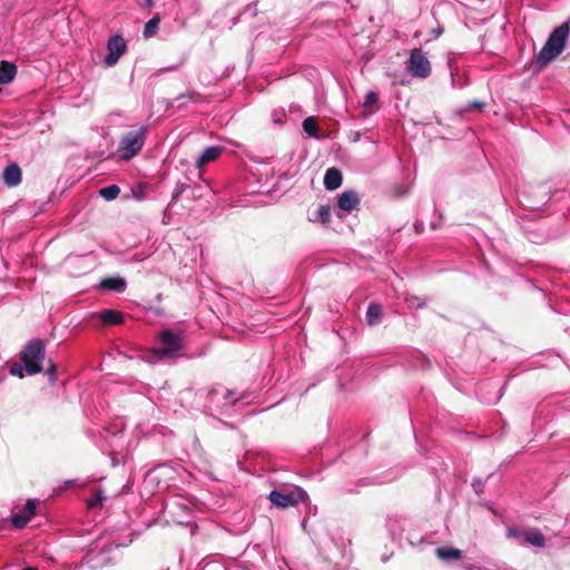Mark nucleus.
<instances>
[{"label": "nucleus", "mask_w": 570, "mask_h": 570, "mask_svg": "<svg viewBox=\"0 0 570 570\" xmlns=\"http://www.w3.org/2000/svg\"><path fill=\"white\" fill-rule=\"evenodd\" d=\"M22 570H37V568H35V567H27V568H24Z\"/></svg>", "instance_id": "c756f323"}, {"label": "nucleus", "mask_w": 570, "mask_h": 570, "mask_svg": "<svg viewBox=\"0 0 570 570\" xmlns=\"http://www.w3.org/2000/svg\"><path fill=\"white\" fill-rule=\"evenodd\" d=\"M433 33H435L436 36H440V30H433Z\"/></svg>", "instance_id": "7c9ffc66"}, {"label": "nucleus", "mask_w": 570, "mask_h": 570, "mask_svg": "<svg viewBox=\"0 0 570 570\" xmlns=\"http://www.w3.org/2000/svg\"><path fill=\"white\" fill-rule=\"evenodd\" d=\"M472 106L475 109H481L484 106V104L483 102H472Z\"/></svg>", "instance_id": "c85d7f7f"}, {"label": "nucleus", "mask_w": 570, "mask_h": 570, "mask_svg": "<svg viewBox=\"0 0 570 570\" xmlns=\"http://www.w3.org/2000/svg\"><path fill=\"white\" fill-rule=\"evenodd\" d=\"M342 184V174L336 167L326 169L325 177H323V186L326 190H335Z\"/></svg>", "instance_id": "f8f14e48"}, {"label": "nucleus", "mask_w": 570, "mask_h": 570, "mask_svg": "<svg viewBox=\"0 0 570 570\" xmlns=\"http://www.w3.org/2000/svg\"><path fill=\"white\" fill-rule=\"evenodd\" d=\"M14 63H10L3 60L2 63H0V85H8L10 81L14 79Z\"/></svg>", "instance_id": "dca6fc26"}, {"label": "nucleus", "mask_w": 570, "mask_h": 570, "mask_svg": "<svg viewBox=\"0 0 570 570\" xmlns=\"http://www.w3.org/2000/svg\"><path fill=\"white\" fill-rule=\"evenodd\" d=\"M507 534H508V538H519L521 535L523 537V532L519 531V529H517V528L508 529Z\"/></svg>", "instance_id": "cd10ccee"}, {"label": "nucleus", "mask_w": 570, "mask_h": 570, "mask_svg": "<svg viewBox=\"0 0 570 570\" xmlns=\"http://www.w3.org/2000/svg\"><path fill=\"white\" fill-rule=\"evenodd\" d=\"M382 320V306L379 303H371L366 309V323L377 325Z\"/></svg>", "instance_id": "f3484780"}, {"label": "nucleus", "mask_w": 570, "mask_h": 570, "mask_svg": "<svg viewBox=\"0 0 570 570\" xmlns=\"http://www.w3.org/2000/svg\"><path fill=\"white\" fill-rule=\"evenodd\" d=\"M8 372L17 377H23V372L27 375H35L37 373V341L31 340L27 343L24 350L19 353V362L8 363Z\"/></svg>", "instance_id": "7ed1b4c3"}, {"label": "nucleus", "mask_w": 570, "mask_h": 570, "mask_svg": "<svg viewBox=\"0 0 570 570\" xmlns=\"http://www.w3.org/2000/svg\"><path fill=\"white\" fill-rule=\"evenodd\" d=\"M185 190V185H177L176 189H174L173 193V202H177L179 196H181L183 191Z\"/></svg>", "instance_id": "bb28decb"}, {"label": "nucleus", "mask_w": 570, "mask_h": 570, "mask_svg": "<svg viewBox=\"0 0 570 570\" xmlns=\"http://www.w3.org/2000/svg\"><path fill=\"white\" fill-rule=\"evenodd\" d=\"M331 213L330 206L321 205L317 210H315L314 215L309 216V222H318L323 225L330 224Z\"/></svg>", "instance_id": "aec40b11"}, {"label": "nucleus", "mask_w": 570, "mask_h": 570, "mask_svg": "<svg viewBox=\"0 0 570 570\" xmlns=\"http://www.w3.org/2000/svg\"><path fill=\"white\" fill-rule=\"evenodd\" d=\"M570 35V19H567L562 24L556 27L548 37L543 48L540 49L535 58V65L543 68L551 63L559 55L562 53L564 45L567 43L568 36Z\"/></svg>", "instance_id": "f03ea898"}, {"label": "nucleus", "mask_w": 570, "mask_h": 570, "mask_svg": "<svg viewBox=\"0 0 570 570\" xmlns=\"http://www.w3.org/2000/svg\"><path fill=\"white\" fill-rule=\"evenodd\" d=\"M407 305H410L411 308H422L423 307V301L419 298L417 296H412L406 298Z\"/></svg>", "instance_id": "a878e982"}, {"label": "nucleus", "mask_w": 570, "mask_h": 570, "mask_svg": "<svg viewBox=\"0 0 570 570\" xmlns=\"http://www.w3.org/2000/svg\"><path fill=\"white\" fill-rule=\"evenodd\" d=\"M405 65L406 71L415 78L426 79L431 75L430 60L421 48L411 50L410 58H407Z\"/></svg>", "instance_id": "423d86ee"}, {"label": "nucleus", "mask_w": 570, "mask_h": 570, "mask_svg": "<svg viewBox=\"0 0 570 570\" xmlns=\"http://www.w3.org/2000/svg\"><path fill=\"white\" fill-rule=\"evenodd\" d=\"M337 206L344 212L357 209L360 206V195L353 189L345 190L337 195Z\"/></svg>", "instance_id": "1a4fd4ad"}, {"label": "nucleus", "mask_w": 570, "mask_h": 570, "mask_svg": "<svg viewBox=\"0 0 570 570\" xmlns=\"http://www.w3.org/2000/svg\"><path fill=\"white\" fill-rule=\"evenodd\" d=\"M436 558L451 561L460 560L462 558V550L454 547H440L435 550Z\"/></svg>", "instance_id": "2eb2a0df"}, {"label": "nucleus", "mask_w": 570, "mask_h": 570, "mask_svg": "<svg viewBox=\"0 0 570 570\" xmlns=\"http://www.w3.org/2000/svg\"><path fill=\"white\" fill-rule=\"evenodd\" d=\"M303 130L306 131L309 137H316L318 135V122L314 117H307L303 120Z\"/></svg>", "instance_id": "b1692460"}, {"label": "nucleus", "mask_w": 570, "mask_h": 570, "mask_svg": "<svg viewBox=\"0 0 570 570\" xmlns=\"http://www.w3.org/2000/svg\"><path fill=\"white\" fill-rule=\"evenodd\" d=\"M99 320L105 326L118 325L122 323L124 315L116 309H104L99 313Z\"/></svg>", "instance_id": "4468645a"}, {"label": "nucleus", "mask_w": 570, "mask_h": 570, "mask_svg": "<svg viewBox=\"0 0 570 570\" xmlns=\"http://www.w3.org/2000/svg\"><path fill=\"white\" fill-rule=\"evenodd\" d=\"M303 500L304 492L301 489H294L287 492L274 490L269 493L271 503L282 509L295 507Z\"/></svg>", "instance_id": "0eeeda50"}, {"label": "nucleus", "mask_w": 570, "mask_h": 570, "mask_svg": "<svg viewBox=\"0 0 570 570\" xmlns=\"http://www.w3.org/2000/svg\"><path fill=\"white\" fill-rule=\"evenodd\" d=\"M222 153H223L222 146L207 147V149L204 150L203 154H200L198 161H196V165H198V168H202L206 164L217 160L218 157L222 156Z\"/></svg>", "instance_id": "ddd939ff"}, {"label": "nucleus", "mask_w": 570, "mask_h": 570, "mask_svg": "<svg viewBox=\"0 0 570 570\" xmlns=\"http://www.w3.org/2000/svg\"><path fill=\"white\" fill-rule=\"evenodd\" d=\"M108 53L105 56V65L108 67H114L119 58L126 51V42L122 37L119 35H115L107 42Z\"/></svg>", "instance_id": "6e6552de"}, {"label": "nucleus", "mask_w": 570, "mask_h": 570, "mask_svg": "<svg viewBox=\"0 0 570 570\" xmlns=\"http://www.w3.org/2000/svg\"><path fill=\"white\" fill-rule=\"evenodd\" d=\"M37 373L41 375L38 382L42 383L41 397L45 402H51L59 397L63 391V383L57 381L56 363L45 356V345L40 340L37 342Z\"/></svg>", "instance_id": "f257e3e1"}, {"label": "nucleus", "mask_w": 570, "mask_h": 570, "mask_svg": "<svg viewBox=\"0 0 570 570\" xmlns=\"http://www.w3.org/2000/svg\"><path fill=\"white\" fill-rule=\"evenodd\" d=\"M160 17L159 13H155L144 27V37L150 39L156 36L157 29L159 28Z\"/></svg>", "instance_id": "412c9836"}, {"label": "nucleus", "mask_w": 570, "mask_h": 570, "mask_svg": "<svg viewBox=\"0 0 570 570\" xmlns=\"http://www.w3.org/2000/svg\"><path fill=\"white\" fill-rule=\"evenodd\" d=\"M147 131V126H140L135 130L127 131L125 136H122L118 148L119 153H121V159L129 160L140 153L142 145H145Z\"/></svg>", "instance_id": "39448f33"}, {"label": "nucleus", "mask_w": 570, "mask_h": 570, "mask_svg": "<svg viewBox=\"0 0 570 570\" xmlns=\"http://www.w3.org/2000/svg\"><path fill=\"white\" fill-rule=\"evenodd\" d=\"M524 540L527 543L535 548L544 547V537L541 534L539 529H530L524 531Z\"/></svg>", "instance_id": "a211bd4d"}, {"label": "nucleus", "mask_w": 570, "mask_h": 570, "mask_svg": "<svg viewBox=\"0 0 570 570\" xmlns=\"http://www.w3.org/2000/svg\"><path fill=\"white\" fill-rule=\"evenodd\" d=\"M101 501H104V495L100 492H96V494H94V498L88 500V503H86V505H88V509L99 508L101 507Z\"/></svg>", "instance_id": "393cba45"}, {"label": "nucleus", "mask_w": 570, "mask_h": 570, "mask_svg": "<svg viewBox=\"0 0 570 570\" xmlns=\"http://www.w3.org/2000/svg\"><path fill=\"white\" fill-rule=\"evenodd\" d=\"M37 508V503H35L33 499L27 500L24 510L14 513L11 517V523L16 529H22L26 527L27 522L30 520L32 515H35V509Z\"/></svg>", "instance_id": "9d476101"}, {"label": "nucleus", "mask_w": 570, "mask_h": 570, "mask_svg": "<svg viewBox=\"0 0 570 570\" xmlns=\"http://www.w3.org/2000/svg\"><path fill=\"white\" fill-rule=\"evenodd\" d=\"M102 288L114 292H124L126 289V281L119 277H108L104 278L102 283H100Z\"/></svg>", "instance_id": "6ab92c4d"}, {"label": "nucleus", "mask_w": 570, "mask_h": 570, "mask_svg": "<svg viewBox=\"0 0 570 570\" xmlns=\"http://www.w3.org/2000/svg\"><path fill=\"white\" fill-rule=\"evenodd\" d=\"M119 187L117 185H108L99 189V195L105 198V200L112 202L119 195Z\"/></svg>", "instance_id": "5701e85b"}, {"label": "nucleus", "mask_w": 570, "mask_h": 570, "mask_svg": "<svg viewBox=\"0 0 570 570\" xmlns=\"http://www.w3.org/2000/svg\"><path fill=\"white\" fill-rule=\"evenodd\" d=\"M181 350L183 335L171 330H163L159 333V347L155 348L153 353L158 356V360H174Z\"/></svg>", "instance_id": "20e7f679"}, {"label": "nucleus", "mask_w": 570, "mask_h": 570, "mask_svg": "<svg viewBox=\"0 0 570 570\" xmlns=\"http://www.w3.org/2000/svg\"><path fill=\"white\" fill-rule=\"evenodd\" d=\"M379 97L374 91H370L366 94L365 102H363V108H365V112L374 114L377 110Z\"/></svg>", "instance_id": "4be33fe9"}, {"label": "nucleus", "mask_w": 570, "mask_h": 570, "mask_svg": "<svg viewBox=\"0 0 570 570\" xmlns=\"http://www.w3.org/2000/svg\"><path fill=\"white\" fill-rule=\"evenodd\" d=\"M3 184L8 187H16L20 184V179L22 178V171L17 164H11L4 167L2 171Z\"/></svg>", "instance_id": "9b49d317"}]
</instances>
